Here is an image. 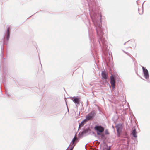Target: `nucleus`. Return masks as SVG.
I'll return each mask as SVG.
<instances>
[{
  "mask_svg": "<svg viewBox=\"0 0 150 150\" xmlns=\"http://www.w3.org/2000/svg\"><path fill=\"white\" fill-rule=\"evenodd\" d=\"M95 113L94 111H92L89 113L86 117V118L84 121H87L90 120H91L94 117Z\"/></svg>",
  "mask_w": 150,
  "mask_h": 150,
  "instance_id": "f257e3e1",
  "label": "nucleus"
},
{
  "mask_svg": "<svg viewBox=\"0 0 150 150\" xmlns=\"http://www.w3.org/2000/svg\"><path fill=\"white\" fill-rule=\"evenodd\" d=\"M110 83L111 85L112 86L113 89H114L115 88V79L113 75H111L110 78Z\"/></svg>",
  "mask_w": 150,
  "mask_h": 150,
  "instance_id": "f03ea898",
  "label": "nucleus"
},
{
  "mask_svg": "<svg viewBox=\"0 0 150 150\" xmlns=\"http://www.w3.org/2000/svg\"><path fill=\"white\" fill-rule=\"evenodd\" d=\"M94 129L100 133L103 132L104 129V128L100 126H96L94 127Z\"/></svg>",
  "mask_w": 150,
  "mask_h": 150,
  "instance_id": "7ed1b4c3",
  "label": "nucleus"
},
{
  "mask_svg": "<svg viewBox=\"0 0 150 150\" xmlns=\"http://www.w3.org/2000/svg\"><path fill=\"white\" fill-rule=\"evenodd\" d=\"M142 68L144 77L146 79L148 78L149 77V75L147 70L143 66L142 67Z\"/></svg>",
  "mask_w": 150,
  "mask_h": 150,
  "instance_id": "20e7f679",
  "label": "nucleus"
},
{
  "mask_svg": "<svg viewBox=\"0 0 150 150\" xmlns=\"http://www.w3.org/2000/svg\"><path fill=\"white\" fill-rule=\"evenodd\" d=\"M116 127L117 129V134L118 136L119 137L120 133L121 132V130L122 128V125L121 124H118L117 125Z\"/></svg>",
  "mask_w": 150,
  "mask_h": 150,
  "instance_id": "39448f33",
  "label": "nucleus"
},
{
  "mask_svg": "<svg viewBox=\"0 0 150 150\" xmlns=\"http://www.w3.org/2000/svg\"><path fill=\"white\" fill-rule=\"evenodd\" d=\"M101 75L103 79H106L108 78V73L105 71L102 72Z\"/></svg>",
  "mask_w": 150,
  "mask_h": 150,
  "instance_id": "423d86ee",
  "label": "nucleus"
},
{
  "mask_svg": "<svg viewBox=\"0 0 150 150\" xmlns=\"http://www.w3.org/2000/svg\"><path fill=\"white\" fill-rule=\"evenodd\" d=\"M72 100L75 103L77 104H79V99L76 98H74L72 99Z\"/></svg>",
  "mask_w": 150,
  "mask_h": 150,
  "instance_id": "0eeeda50",
  "label": "nucleus"
},
{
  "mask_svg": "<svg viewBox=\"0 0 150 150\" xmlns=\"http://www.w3.org/2000/svg\"><path fill=\"white\" fill-rule=\"evenodd\" d=\"M132 134L133 136L135 137H137V133L136 132V131L135 129L133 130L132 132Z\"/></svg>",
  "mask_w": 150,
  "mask_h": 150,
  "instance_id": "6e6552de",
  "label": "nucleus"
},
{
  "mask_svg": "<svg viewBox=\"0 0 150 150\" xmlns=\"http://www.w3.org/2000/svg\"><path fill=\"white\" fill-rule=\"evenodd\" d=\"M77 139V138L76 136H75L74 138L73 139V140L72 141V143L73 144H74L75 142V141Z\"/></svg>",
  "mask_w": 150,
  "mask_h": 150,
  "instance_id": "1a4fd4ad",
  "label": "nucleus"
},
{
  "mask_svg": "<svg viewBox=\"0 0 150 150\" xmlns=\"http://www.w3.org/2000/svg\"><path fill=\"white\" fill-rule=\"evenodd\" d=\"M105 133L106 134H108L109 133L108 130H106L105 131Z\"/></svg>",
  "mask_w": 150,
  "mask_h": 150,
  "instance_id": "9d476101",
  "label": "nucleus"
},
{
  "mask_svg": "<svg viewBox=\"0 0 150 150\" xmlns=\"http://www.w3.org/2000/svg\"><path fill=\"white\" fill-rule=\"evenodd\" d=\"M9 30H10V27H8V28L7 29V33H10Z\"/></svg>",
  "mask_w": 150,
  "mask_h": 150,
  "instance_id": "9b49d317",
  "label": "nucleus"
},
{
  "mask_svg": "<svg viewBox=\"0 0 150 150\" xmlns=\"http://www.w3.org/2000/svg\"><path fill=\"white\" fill-rule=\"evenodd\" d=\"M9 35H10V33H7V38L8 40V39H9Z\"/></svg>",
  "mask_w": 150,
  "mask_h": 150,
  "instance_id": "f8f14e48",
  "label": "nucleus"
},
{
  "mask_svg": "<svg viewBox=\"0 0 150 150\" xmlns=\"http://www.w3.org/2000/svg\"><path fill=\"white\" fill-rule=\"evenodd\" d=\"M9 35H10V33H7V38L8 40V39H9Z\"/></svg>",
  "mask_w": 150,
  "mask_h": 150,
  "instance_id": "ddd939ff",
  "label": "nucleus"
},
{
  "mask_svg": "<svg viewBox=\"0 0 150 150\" xmlns=\"http://www.w3.org/2000/svg\"><path fill=\"white\" fill-rule=\"evenodd\" d=\"M97 134L98 135H100V134L98 132H97Z\"/></svg>",
  "mask_w": 150,
  "mask_h": 150,
  "instance_id": "4468645a",
  "label": "nucleus"
},
{
  "mask_svg": "<svg viewBox=\"0 0 150 150\" xmlns=\"http://www.w3.org/2000/svg\"><path fill=\"white\" fill-rule=\"evenodd\" d=\"M83 125V123L82 122L81 123V124H80V125Z\"/></svg>",
  "mask_w": 150,
  "mask_h": 150,
  "instance_id": "2eb2a0df",
  "label": "nucleus"
},
{
  "mask_svg": "<svg viewBox=\"0 0 150 150\" xmlns=\"http://www.w3.org/2000/svg\"><path fill=\"white\" fill-rule=\"evenodd\" d=\"M97 33L98 34V31H97Z\"/></svg>",
  "mask_w": 150,
  "mask_h": 150,
  "instance_id": "dca6fc26",
  "label": "nucleus"
},
{
  "mask_svg": "<svg viewBox=\"0 0 150 150\" xmlns=\"http://www.w3.org/2000/svg\"><path fill=\"white\" fill-rule=\"evenodd\" d=\"M107 150H110L109 149H107Z\"/></svg>",
  "mask_w": 150,
  "mask_h": 150,
  "instance_id": "f3484780",
  "label": "nucleus"
},
{
  "mask_svg": "<svg viewBox=\"0 0 150 150\" xmlns=\"http://www.w3.org/2000/svg\"><path fill=\"white\" fill-rule=\"evenodd\" d=\"M133 43H134V42H132Z\"/></svg>",
  "mask_w": 150,
  "mask_h": 150,
  "instance_id": "a211bd4d",
  "label": "nucleus"
},
{
  "mask_svg": "<svg viewBox=\"0 0 150 150\" xmlns=\"http://www.w3.org/2000/svg\"><path fill=\"white\" fill-rule=\"evenodd\" d=\"M70 150H72V149H71Z\"/></svg>",
  "mask_w": 150,
  "mask_h": 150,
  "instance_id": "6ab92c4d",
  "label": "nucleus"
}]
</instances>
